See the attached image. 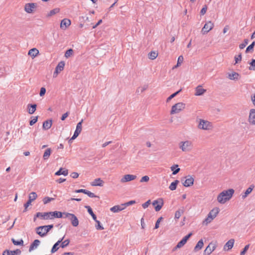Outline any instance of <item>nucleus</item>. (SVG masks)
Returning a JSON list of instances; mask_svg holds the SVG:
<instances>
[{
  "label": "nucleus",
  "mask_w": 255,
  "mask_h": 255,
  "mask_svg": "<svg viewBox=\"0 0 255 255\" xmlns=\"http://www.w3.org/2000/svg\"><path fill=\"white\" fill-rule=\"evenodd\" d=\"M62 217V213L59 211L49 212H37L34 217V221L36 218H40L42 220H52L55 218H60Z\"/></svg>",
  "instance_id": "f257e3e1"
},
{
  "label": "nucleus",
  "mask_w": 255,
  "mask_h": 255,
  "mask_svg": "<svg viewBox=\"0 0 255 255\" xmlns=\"http://www.w3.org/2000/svg\"><path fill=\"white\" fill-rule=\"evenodd\" d=\"M234 192L233 189L223 190L217 196V200L220 204H224L232 198Z\"/></svg>",
  "instance_id": "f03ea898"
},
{
  "label": "nucleus",
  "mask_w": 255,
  "mask_h": 255,
  "mask_svg": "<svg viewBox=\"0 0 255 255\" xmlns=\"http://www.w3.org/2000/svg\"><path fill=\"white\" fill-rule=\"evenodd\" d=\"M196 122L197 123V127L199 130L211 131L214 128L212 123L208 120L199 119L196 120Z\"/></svg>",
  "instance_id": "7ed1b4c3"
},
{
  "label": "nucleus",
  "mask_w": 255,
  "mask_h": 255,
  "mask_svg": "<svg viewBox=\"0 0 255 255\" xmlns=\"http://www.w3.org/2000/svg\"><path fill=\"white\" fill-rule=\"evenodd\" d=\"M220 210L218 208L215 207L212 209L208 213L207 217L202 221L203 226H207L211 223L213 220L217 216Z\"/></svg>",
  "instance_id": "20e7f679"
},
{
  "label": "nucleus",
  "mask_w": 255,
  "mask_h": 255,
  "mask_svg": "<svg viewBox=\"0 0 255 255\" xmlns=\"http://www.w3.org/2000/svg\"><path fill=\"white\" fill-rule=\"evenodd\" d=\"M179 148L183 152H189L193 148V143L190 140L181 141L179 143Z\"/></svg>",
  "instance_id": "39448f33"
},
{
  "label": "nucleus",
  "mask_w": 255,
  "mask_h": 255,
  "mask_svg": "<svg viewBox=\"0 0 255 255\" xmlns=\"http://www.w3.org/2000/svg\"><path fill=\"white\" fill-rule=\"evenodd\" d=\"M53 228V225L40 226L36 228V233L41 237H44Z\"/></svg>",
  "instance_id": "423d86ee"
},
{
  "label": "nucleus",
  "mask_w": 255,
  "mask_h": 255,
  "mask_svg": "<svg viewBox=\"0 0 255 255\" xmlns=\"http://www.w3.org/2000/svg\"><path fill=\"white\" fill-rule=\"evenodd\" d=\"M186 107V104L182 102H179L172 106L170 111V114L174 115L183 111Z\"/></svg>",
  "instance_id": "0eeeda50"
},
{
  "label": "nucleus",
  "mask_w": 255,
  "mask_h": 255,
  "mask_svg": "<svg viewBox=\"0 0 255 255\" xmlns=\"http://www.w3.org/2000/svg\"><path fill=\"white\" fill-rule=\"evenodd\" d=\"M37 6L36 3H27L24 5V10L27 13H33Z\"/></svg>",
  "instance_id": "6e6552de"
},
{
  "label": "nucleus",
  "mask_w": 255,
  "mask_h": 255,
  "mask_svg": "<svg viewBox=\"0 0 255 255\" xmlns=\"http://www.w3.org/2000/svg\"><path fill=\"white\" fill-rule=\"evenodd\" d=\"M83 122V120L82 119L81 121L77 124L76 130H75L73 135L71 138L70 140L75 139L76 137L78 136L79 134L81 133L82 129V125Z\"/></svg>",
  "instance_id": "1a4fd4ad"
},
{
  "label": "nucleus",
  "mask_w": 255,
  "mask_h": 255,
  "mask_svg": "<svg viewBox=\"0 0 255 255\" xmlns=\"http://www.w3.org/2000/svg\"><path fill=\"white\" fill-rule=\"evenodd\" d=\"M214 26V23L211 21H207L202 29V32L203 34L207 33L212 30Z\"/></svg>",
  "instance_id": "9d476101"
},
{
  "label": "nucleus",
  "mask_w": 255,
  "mask_h": 255,
  "mask_svg": "<svg viewBox=\"0 0 255 255\" xmlns=\"http://www.w3.org/2000/svg\"><path fill=\"white\" fill-rule=\"evenodd\" d=\"M191 235L192 233H190L185 236L178 243L176 246L173 249V251H175L177 249H180L183 247Z\"/></svg>",
  "instance_id": "9b49d317"
},
{
  "label": "nucleus",
  "mask_w": 255,
  "mask_h": 255,
  "mask_svg": "<svg viewBox=\"0 0 255 255\" xmlns=\"http://www.w3.org/2000/svg\"><path fill=\"white\" fill-rule=\"evenodd\" d=\"M216 247L217 246L215 243H210L204 250V255H210L216 249Z\"/></svg>",
  "instance_id": "f8f14e48"
},
{
  "label": "nucleus",
  "mask_w": 255,
  "mask_h": 255,
  "mask_svg": "<svg viewBox=\"0 0 255 255\" xmlns=\"http://www.w3.org/2000/svg\"><path fill=\"white\" fill-rule=\"evenodd\" d=\"M185 180H182V184L185 187H190L193 184L194 179L192 176L188 175L185 177Z\"/></svg>",
  "instance_id": "ddd939ff"
},
{
  "label": "nucleus",
  "mask_w": 255,
  "mask_h": 255,
  "mask_svg": "<svg viewBox=\"0 0 255 255\" xmlns=\"http://www.w3.org/2000/svg\"><path fill=\"white\" fill-rule=\"evenodd\" d=\"M248 122L252 126H255V109H252L250 110Z\"/></svg>",
  "instance_id": "4468645a"
},
{
  "label": "nucleus",
  "mask_w": 255,
  "mask_h": 255,
  "mask_svg": "<svg viewBox=\"0 0 255 255\" xmlns=\"http://www.w3.org/2000/svg\"><path fill=\"white\" fill-rule=\"evenodd\" d=\"M137 176L132 174H126L121 179L122 183H126L135 180Z\"/></svg>",
  "instance_id": "2eb2a0df"
},
{
  "label": "nucleus",
  "mask_w": 255,
  "mask_h": 255,
  "mask_svg": "<svg viewBox=\"0 0 255 255\" xmlns=\"http://www.w3.org/2000/svg\"><path fill=\"white\" fill-rule=\"evenodd\" d=\"M152 205L154 206L155 211H159L163 205V200L162 199L154 200L152 202Z\"/></svg>",
  "instance_id": "dca6fc26"
},
{
  "label": "nucleus",
  "mask_w": 255,
  "mask_h": 255,
  "mask_svg": "<svg viewBox=\"0 0 255 255\" xmlns=\"http://www.w3.org/2000/svg\"><path fill=\"white\" fill-rule=\"evenodd\" d=\"M65 66V63L63 61H61L58 64L55 68V70L53 73V77H57V75L59 73L62 71L64 69V67Z\"/></svg>",
  "instance_id": "f3484780"
},
{
  "label": "nucleus",
  "mask_w": 255,
  "mask_h": 255,
  "mask_svg": "<svg viewBox=\"0 0 255 255\" xmlns=\"http://www.w3.org/2000/svg\"><path fill=\"white\" fill-rule=\"evenodd\" d=\"M71 22L69 19L64 18L60 23V28L62 29L65 30L71 25Z\"/></svg>",
  "instance_id": "a211bd4d"
},
{
  "label": "nucleus",
  "mask_w": 255,
  "mask_h": 255,
  "mask_svg": "<svg viewBox=\"0 0 255 255\" xmlns=\"http://www.w3.org/2000/svg\"><path fill=\"white\" fill-rule=\"evenodd\" d=\"M206 92V90L203 89L202 86L198 85L195 88V93L194 95L196 96L203 95Z\"/></svg>",
  "instance_id": "6ab92c4d"
},
{
  "label": "nucleus",
  "mask_w": 255,
  "mask_h": 255,
  "mask_svg": "<svg viewBox=\"0 0 255 255\" xmlns=\"http://www.w3.org/2000/svg\"><path fill=\"white\" fill-rule=\"evenodd\" d=\"M235 243L234 239L229 240L224 246V250L226 251H229L232 249Z\"/></svg>",
  "instance_id": "aec40b11"
},
{
  "label": "nucleus",
  "mask_w": 255,
  "mask_h": 255,
  "mask_svg": "<svg viewBox=\"0 0 255 255\" xmlns=\"http://www.w3.org/2000/svg\"><path fill=\"white\" fill-rule=\"evenodd\" d=\"M39 50L37 48H33L29 50L28 55L33 59L39 54Z\"/></svg>",
  "instance_id": "412c9836"
},
{
  "label": "nucleus",
  "mask_w": 255,
  "mask_h": 255,
  "mask_svg": "<svg viewBox=\"0 0 255 255\" xmlns=\"http://www.w3.org/2000/svg\"><path fill=\"white\" fill-rule=\"evenodd\" d=\"M104 182L100 178L95 179L93 182L91 183L92 186H103Z\"/></svg>",
  "instance_id": "4be33fe9"
},
{
  "label": "nucleus",
  "mask_w": 255,
  "mask_h": 255,
  "mask_svg": "<svg viewBox=\"0 0 255 255\" xmlns=\"http://www.w3.org/2000/svg\"><path fill=\"white\" fill-rule=\"evenodd\" d=\"M125 209V208L124 205L123 204H122L120 205L114 206V207L111 208L110 210L114 213H117L119 211L123 210Z\"/></svg>",
  "instance_id": "5701e85b"
},
{
  "label": "nucleus",
  "mask_w": 255,
  "mask_h": 255,
  "mask_svg": "<svg viewBox=\"0 0 255 255\" xmlns=\"http://www.w3.org/2000/svg\"><path fill=\"white\" fill-rule=\"evenodd\" d=\"M228 77L231 80H238L240 78V76L239 73L233 72L231 73H228Z\"/></svg>",
  "instance_id": "b1692460"
},
{
  "label": "nucleus",
  "mask_w": 255,
  "mask_h": 255,
  "mask_svg": "<svg viewBox=\"0 0 255 255\" xmlns=\"http://www.w3.org/2000/svg\"><path fill=\"white\" fill-rule=\"evenodd\" d=\"M255 187V186L253 184H252L250 186V187L246 190L245 193L242 195V199H245L248 195L250 194L253 191Z\"/></svg>",
  "instance_id": "393cba45"
},
{
  "label": "nucleus",
  "mask_w": 255,
  "mask_h": 255,
  "mask_svg": "<svg viewBox=\"0 0 255 255\" xmlns=\"http://www.w3.org/2000/svg\"><path fill=\"white\" fill-rule=\"evenodd\" d=\"M69 220H70L73 226L77 227L78 226V225H79L78 219L74 214H73L72 215V216H71V217L70 218Z\"/></svg>",
  "instance_id": "a878e982"
},
{
  "label": "nucleus",
  "mask_w": 255,
  "mask_h": 255,
  "mask_svg": "<svg viewBox=\"0 0 255 255\" xmlns=\"http://www.w3.org/2000/svg\"><path fill=\"white\" fill-rule=\"evenodd\" d=\"M65 236L63 237L61 239L59 240L53 246L51 252L52 253H55L59 249L58 246L59 244L62 242V241L63 240Z\"/></svg>",
  "instance_id": "bb28decb"
},
{
  "label": "nucleus",
  "mask_w": 255,
  "mask_h": 255,
  "mask_svg": "<svg viewBox=\"0 0 255 255\" xmlns=\"http://www.w3.org/2000/svg\"><path fill=\"white\" fill-rule=\"evenodd\" d=\"M40 241L38 240H35L34 242L31 244L29 249V252H31L32 251L36 249L40 244Z\"/></svg>",
  "instance_id": "cd10ccee"
},
{
  "label": "nucleus",
  "mask_w": 255,
  "mask_h": 255,
  "mask_svg": "<svg viewBox=\"0 0 255 255\" xmlns=\"http://www.w3.org/2000/svg\"><path fill=\"white\" fill-rule=\"evenodd\" d=\"M36 104H28L27 105V109L28 112L29 114H33L36 111Z\"/></svg>",
  "instance_id": "c85d7f7f"
},
{
  "label": "nucleus",
  "mask_w": 255,
  "mask_h": 255,
  "mask_svg": "<svg viewBox=\"0 0 255 255\" xmlns=\"http://www.w3.org/2000/svg\"><path fill=\"white\" fill-rule=\"evenodd\" d=\"M204 246V243L203 240L201 239L199 240L197 243L196 245L194 247V251L196 252L201 250Z\"/></svg>",
  "instance_id": "c756f323"
},
{
  "label": "nucleus",
  "mask_w": 255,
  "mask_h": 255,
  "mask_svg": "<svg viewBox=\"0 0 255 255\" xmlns=\"http://www.w3.org/2000/svg\"><path fill=\"white\" fill-rule=\"evenodd\" d=\"M52 126V121L51 120H47L45 121L43 123L42 128L44 129H49Z\"/></svg>",
  "instance_id": "7c9ffc66"
},
{
  "label": "nucleus",
  "mask_w": 255,
  "mask_h": 255,
  "mask_svg": "<svg viewBox=\"0 0 255 255\" xmlns=\"http://www.w3.org/2000/svg\"><path fill=\"white\" fill-rule=\"evenodd\" d=\"M68 174V170H63L62 168H60L58 171L55 172V175L57 176H60L61 175H63L64 176H67Z\"/></svg>",
  "instance_id": "2f4dec72"
},
{
  "label": "nucleus",
  "mask_w": 255,
  "mask_h": 255,
  "mask_svg": "<svg viewBox=\"0 0 255 255\" xmlns=\"http://www.w3.org/2000/svg\"><path fill=\"white\" fill-rule=\"evenodd\" d=\"M51 149L50 148H47L45 150L43 155V158L44 160H47L49 158L51 153Z\"/></svg>",
  "instance_id": "473e14b6"
},
{
  "label": "nucleus",
  "mask_w": 255,
  "mask_h": 255,
  "mask_svg": "<svg viewBox=\"0 0 255 255\" xmlns=\"http://www.w3.org/2000/svg\"><path fill=\"white\" fill-rule=\"evenodd\" d=\"M37 198V195L36 192H32L28 195V200L31 202L34 201Z\"/></svg>",
  "instance_id": "72a5a7b5"
},
{
  "label": "nucleus",
  "mask_w": 255,
  "mask_h": 255,
  "mask_svg": "<svg viewBox=\"0 0 255 255\" xmlns=\"http://www.w3.org/2000/svg\"><path fill=\"white\" fill-rule=\"evenodd\" d=\"M85 207L86 209H87L88 212L91 215L94 221H96V220H97L96 216L93 213L92 208L89 206H86Z\"/></svg>",
  "instance_id": "f704fd0d"
},
{
  "label": "nucleus",
  "mask_w": 255,
  "mask_h": 255,
  "mask_svg": "<svg viewBox=\"0 0 255 255\" xmlns=\"http://www.w3.org/2000/svg\"><path fill=\"white\" fill-rule=\"evenodd\" d=\"M171 170L173 171L172 174L175 175L180 171L177 164H174L170 167Z\"/></svg>",
  "instance_id": "c9c22d12"
},
{
  "label": "nucleus",
  "mask_w": 255,
  "mask_h": 255,
  "mask_svg": "<svg viewBox=\"0 0 255 255\" xmlns=\"http://www.w3.org/2000/svg\"><path fill=\"white\" fill-rule=\"evenodd\" d=\"M184 213L183 209H179L175 212L174 219L178 220Z\"/></svg>",
  "instance_id": "e433bc0d"
},
{
  "label": "nucleus",
  "mask_w": 255,
  "mask_h": 255,
  "mask_svg": "<svg viewBox=\"0 0 255 255\" xmlns=\"http://www.w3.org/2000/svg\"><path fill=\"white\" fill-rule=\"evenodd\" d=\"M179 183V181L177 180H175L174 182H172L170 185L169 188L171 190L173 191L176 189L177 185Z\"/></svg>",
  "instance_id": "4c0bfd02"
},
{
  "label": "nucleus",
  "mask_w": 255,
  "mask_h": 255,
  "mask_svg": "<svg viewBox=\"0 0 255 255\" xmlns=\"http://www.w3.org/2000/svg\"><path fill=\"white\" fill-rule=\"evenodd\" d=\"M183 59H184L182 55L179 56L178 58L177 64L176 65H175L172 68V69H174L177 68L178 67H179L181 64V63L183 62Z\"/></svg>",
  "instance_id": "58836bf2"
},
{
  "label": "nucleus",
  "mask_w": 255,
  "mask_h": 255,
  "mask_svg": "<svg viewBox=\"0 0 255 255\" xmlns=\"http://www.w3.org/2000/svg\"><path fill=\"white\" fill-rule=\"evenodd\" d=\"M148 88V86L146 85H144L142 86L138 87L136 90V92L137 93H142L144 91H145Z\"/></svg>",
  "instance_id": "ea45409f"
},
{
  "label": "nucleus",
  "mask_w": 255,
  "mask_h": 255,
  "mask_svg": "<svg viewBox=\"0 0 255 255\" xmlns=\"http://www.w3.org/2000/svg\"><path fill=\"white\" fill-rule=\"evenodd\" d=\"M60 11V8H55L54 9H52L50 10L48 14V16H52L56 13H58Z\"/></svg>",
  "instance_id": "a19ab883"
},
{
  "label": "nucleus",
  "mask_w": 255,
  "mask_h": 255,
  "mask_svg": "<svg viewBox=\"0 0 255 255\" xmlns=\"http://www.w3.org/2000/svg\"><path fill=\"white\" fill-rule=\"evenodd\" d=\"M158 54L155 51H151L148 54V57L149 59L153 60L157 57Z\"/></svg>",
  "instance_id": "79ce46f5"
},
{
  "label": "nucleus",
  "mask_w": 255,
  "mask_h": 255,
  "mask_svg": "<svg viewBox=\"0 0 255 255\" xmlns=\"http://www.w3.org/2000/svg\"><path fill=\"white\" fill-rule=\"evenodd\" d=\"M54 200V198L45 197L43 199V202L44 204H47L50 202L53 201Z\"/></svg>",
  "instance_id": "37998d69"
},
{
  "label": "nucleus",
  "mask_w": 255,
  "mask_h": 255,
  "mask_svg": "<svg viewBox=\"0 0 255 255\" xmlns=\"http://www.w3.org/2000/svg\"><path fill=\"white\" fill-rule=\"evenodd\" d=\"M61 243V244L60 245V247L62 248H64L69 245V244L70 243V240L69 239H67L64 241H62Z\"/></svg>",
  "instance_id": "c03bdc74"
},
{
  "label": "nucleus",
  "mask_w": 255,
  "mask_h": 255,
  "mask_svg": "<svg viewBox=\"0 0 255 255\" xmlns=\"http://www.w3.org/2000/svg\"><path fill=\"white\" fill-rule=\"evenodd\" d=\"M181 89H180L179 91H178L177 92L172 94V95H171L169 97H168L166 100V102H169L172 98H173L174 97H175L178 94H179L181 91Z\"/></svg>",
  "instance_id": "a18cd8bd"
},
{
  "label": "nucleus",
  "mask_w": 255,
  "mask_h": 255,
  "mask_svg": "<svg viewBox=\"0 0 255 255\" xmlns=\"http://www.w3.org/2000/svg\"><path fill=\"white\" fill-rule=\"evenodd\" d=\"M250 66L249 69L250 70L255 71V59H252V61L249 63Z\"/></svg>",
  "instance_id": "49530a36"
},
{
  "label": "nucleus",
  "mask_w": 255,
  "mask_h": 255,
  "mask_svg": "<svg viewBox=\"0 0 255 255\" xmlns=\"http://www.w3.org/2000/svg\"><path fill=\"white\" fill-rule=\"evenodd\" d=\"M96 223H97V225H96L95 227L97 230H104V227L101 225L100 222L97 220L96 221H95Z\"/></svg>",
  "instance_id": "de8ad7c7"
},
{
  "label": "nucleus",
  "mask_w": 255,
  "mask_h": 255,
  "mask_svg": "<svg viewBox=\"0 0 255 255\" xmlns=\"http://www.w3.org/2000/svg\"><path fill=\"white\" fill-rule=\"evenodd\" d=\"M10 255H19L21 254V251L17 249L14 251H9Z\"/></svg>",
  "instance_id": "09e8293b"
},
{
  "label": "nucleus",
  "mask_w": 255,
  "mask_h": 255,
  "mask_svg": "<svg viewBox=\"0 0 255 255\" xmlns=\"http://www.w3.org/2000/svg\"><path fill=\"white\" fill-rule=\"evenodd\" d=\"M12 241L14 245H22L23 244V241L22 239L18 241H15L14 239H12Z\"/></svg>",
  "instance_id": "8fccbe9b"
},
{
  "label": "nucleus",
  "mask_w": 255,
  "mask_h": 255,
  "mask_svg": "<svg viewBox=\"0 0 255 255\" xmlns=\"http://www.w3.org/2000/svg\"><path fill=\"white\" fill-rule=\"evenodd\" d=\"M149 177L148 176L145 175V176H144L141 177V178L140 180V182H141V183L147 182L149 181Z\"/></svg>",
  "instance_id": "3c124183"
},
{
  "label": "nucleus",
  "mask_w": 255,
  "mask_h": 255,
  "mask_svg": "<svg viewBox=\"0 0 255 255\" xmlns=\"http://www.w3.org/2000/svg\"><path fill=\"white\" fill-rule=\"evenodd\" d=\"M255 42L254 41L252 42V43L251 44H250L249 46H248V47L246 49V52L248 53L250 50H253L255 46Z\"/></svg>",
  "instance_id": "603ef678"
},
{
  "label": "nucleus",
  "mask_w": 255,
  "mask_h": 255,
  "mask_svg": "<svg viewBox=\"0 0 255 255\" xmlns=\"http://www.w3.org/2000/svg\"><path fill=\"white\" fill-rule=\"evenodd\" d=\"M85 194H87L89 197L91 198H95V197H98L96 195H95L94 193L86 190Z\"/></svg>",
  "instance_id": "864d4df0"
},
{
  "label": "nucleus",
  "mask_w": 255,
  "mask_h": 255,
  "mask_svg": "<svg viewBox=\"0 0 255 255\" xmlns=\"http://www.w3.org/2000/svg\"><path fill=\"white\" fill-rule=\"evenodd\" d=\"M73 53V50L72 49H70L67 50L65 53V56L66 58L69 57Z\"/></svg>",
  "instance_id": "5fc2aeb1"
},
{
  "label": "nucleus",
  "mask_w": 255,
  "mask_h": 255,
  "mask_svg": "<svg viewBox=\"0 0 255 255\" xmlns=\"http://www.w3.org/2000/svg\"><path fill=\"white\" fill-rule=\"evenodd\" d=\"M248 43V40L245 39L244 43H241L239 45V48L241 49H244Z\"/></svg>",
  "instance_id": "6e6d98bb"
},
{
  "label": "nucleus",
  "mask_w": 255,
  "mask_h": 255,
  "mask_svg": "<svg viewBox=\"0 0 255 255\" xmlns=\"http://www.w3.org/2000/svg\"><path fill=\"white\" fill-rule=\"evenodd\" d=\"M235 64H237L239 62H240L242 60V55H241V54H240L238 56H235Z\"/></svg>",
  "instance_id": "4d7b16f0"
},
{
  "label": "nucleus",
  "mask_w": 255,
  "mask_h": 255,
  "mask_svg": "<svg viewBox=\"0 0 255 255\" xmlns=\"http://www.w3.org/2000/svg\"><path fill=\"white\" fill-rule=\"evenodd\" d=\"M162 219H163V218L161 217L157 219V220L156 222L155 225L154 229H156L159 228V223L162 220Z\"/></svg>",
  "instance_id": "13d9d810"
},
{
  "label": "nucleus",
  "mask_w": 255,
  "mask_h": 255,
  "mask_svg": "<svg viewBox=\"0 0 255 255\" xmlns=\"http://www.w3.org/2000/svg\"><path fill=\"white\" fill-rule=\"evenodd\" d=\"M135 203V201L134 200H131L127 203H125L124 204L125 208H126L127 206L131 205Z\"/></svg>",
  "instance_id": "bf43d9fd"
},
{
  "label": "nucleus",
  "mask_w": 255,
  "mask_h": 255,
  "mask_svg": "<svg viewBox=\"0 0 255 255\" xmlns=\"http://www.w3.org/2000/svg\"><path fill=\"white\" fill-rule=\"evenodd\" d=\"M250 245H246L244 248L243 250L241 252V255H245L248 250L249 249Z\"/></svg>",
  "instance_id": "052dcab7"
},
{
  "label": "nucleus",
  "mask_w": 255,
  "mask_h": 255,
  "mask_svg": "<svg viewBox=\"0 0 255 255\" xmlns=\"http://www.w3.org/2000/svg\"><path fill=\"white\" fill-rule=\"evenodd\" d=\"M37 120H38V117H34L33 118V119H32L30 122H29V125L30 126H33L34 124H35L37 121Z\"/></svg>",
  "instance_id": "680f3d73"
},
{
  "label": "nucleus",
  "mask_w": 255,
  "mask_h": 255,
  "mask_svg": "<svg viewBox=\"0 0 255 255\" xmlns=\"http://www.w3.org/2000/svg\"><path fill=\"white\" fill-rule=\"evenodd\" d=\"M207 9V6L205 5L201 9L200 13L201 15H204L206 13Z\"/></svg>",
  "instance_id": "e2e57ef3"
},
{
  "label": "nucleus",
  "mask_w": 255,
  "mask_h": 255,
  "mask_svg": "<svg viewBox=\"0 0 255 255\" xmlns=\"http://www.w3.org/2000/svg\"><path fill=\"white\" fill-rule=\"evenodd\" d=\"M150 200H149L147 201H146V202H145L144 203H143L142 205V206L144 209H145L148 207V206L150 205Z\"/></svg>",
  "instance_id": "0e129e2a"
},
{
  "label": "nucleus",
  "mask_w": 255,
  "mask_h": 255,
  "mask_svg": "<svg viewBox=\"0 0 255 255\" xmlns=\"http://www.w3.org/2000/svg\"><path fill=\"white\" fill-rule=\"evenodd\" d=\"M45 92H46L45 88H44V87L41 88L40 91V93H39L40 96H43V95H45Z\"/></svg>",
  "instance_id": "69168bd1"
},
{
  "label": "nucleus",
  "mask_w": 255,
  "mask_h": 255,
  "mask_svg": "<svg viewBox=\"0 0 255 255\" xmlns=\"http://www.w3.org/2000/svg\"><path fill=\"white\" fill-rule=\"evenodd\" d=\"M31 202L30 201L28 200L27 202L25 204H24V207L25 208L24 211V212H25L26 211L27 208L31 205Z\"/></svg>",
  "instance_id": "338daca9"
},
{
  "label": "nucleus",
  "mask_w": 255,
  "mask_h": 255,
  "mask_svg": "<svg viewBox=\"0 0 255 255\" xmlns=\"http://www.w3.org/2000/svg\"><path fill=\"white\" fill-rule=\"evenodd\" d=\"M70 176L71 177H72L73 178H77L79 176V174L77 173V172H72L71 174H70Z\"/></svg>",
  "instance_id": "774afa93"
}]
</instances>
